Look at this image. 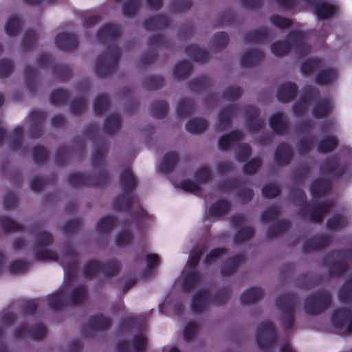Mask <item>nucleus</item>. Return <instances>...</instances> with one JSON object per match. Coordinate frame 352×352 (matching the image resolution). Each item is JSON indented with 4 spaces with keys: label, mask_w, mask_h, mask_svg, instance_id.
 I'll return each instance as SVG.
<instances>
[{
    "label": "nucleus",
    "mask_w": 352,
    "mask_h": 352,
    "mask_svg": "<svg viewBox=\"0 0 352 352\" xmlns=\"http://www.w3.org/2000/svg\"><path fill=\"white\" fill-rule=\"evenodd\" d=\"M104 24L96 35L100 43L107 45L106 50L98 55L96 61V74L99 78L108 76L116 69L120 54L116 44L121 35L118 24Z\"/></svg>",
    "instance_id": "nucleus-1"
},
{
    "label": "nucleus",
    "mask_w": 352,
    "mask_h": 352,
    "mask_svg": "<svg viewBox=\"0 0 352 352\" xmlns=\"http://www.w3.org/2000/svg\"><path fill=\"white\" fill-rule=\"evenodd\" d=\"M284 9H294L300 5L311 8L319 19L334 16L340 11V5L336 0H276Z\"/></svg>",
    "instance_id": "nucleus-2"
},
{
    "label": "nucleus",
    "mask_w": 352,
    "mask_h": 352,
    "mask_svg": "<svg viewBox=\"0 0 352 352\" xmlns=\"http://www.w3.org/2000/svg\"><path fill=\"white\" fill-rule=\"evenodd\" d=\"M297 301V296L292 292L281 294L276 298V305L281 311L280 320L286 332L290 331L294 327Z\"/></svg>",
    "instance_id": "nucleus-3"
},
{
    "label": "nucleus",
    "mask_w": 352,
    "mask_h": 352,
    "mask_svg": "<svg viewBox=\"0 0 352 352\" xmlns=\"http://www.w3.org/2000/svg\"><path fill=\"white\" fill-rule=\"evenodd\" d=\"M332 303L329 291L320 289L309 294L304 302V309L307 314L318 315L327 309Z\"/></svg>",
    "instance_id": "nucleus-4"
},
{
    "label": "nucleus",
    "mask_w": 352,
    "mask_h": 352,
    "mask_svg": "<svg viewBox=\"0 0 352 352\" xmlns=\"http://www.w3.org/2000/svg\"><path fill=\"white\" fill-rule=\"evenodd\" d=\"M256 341L262 350L270 349L276 342V331L272 322L265 321L260 323L256 329Z\"/></svg>",
    "instance_id": "nucleus-5"
},
{
    "label": "nucleus",
    "mask_w": 352,
    "mask_h": 352,
    "mask_svg": "<svg viewBox=\"0 0 352 352\" xmlns=\"http://www.w3.org/2000/svg\"><path fill=\"white\" fill-rule=\"evenodd\" d=\"M287 41L296 50V54L299 57H304L308 55L311 50V45L307 42V35L305 32L300 30H293L289 32L287 36Z\"/></svg>",
    "instance_id": "nucleus-6"
},
{
    "label": "nucleus",
    "mask_w": 352,
    "mask_h": 352,
    "mask_svg": "<svg viewBox=\"0 0 352 352\" xmlns=\"http://www.w3.org/2000/svg\"><path fill=\"white\" fill-rule=\"evenodd\" d=\"M111 325V320L100 314L91 316L86 324L83 325L81 333L84 337H89V331H104Z\"/></svg>",
    "instance_id": "nucleus-7"
},
{
    "label": "nucleus",
    "mask_w": 352,
    "mask_h": 352,
    "mask_svg": "<svg viewBox=\"0 0 352 352\" xmlns=\"http://www.w3.org/2000/svg\"><path fill=\"white\" fill-rule=\"evenodd\" d=\"M78 256L70 245H65L63 254L61 265L65 274L73 279L77 273Z\"/></svg>",
    "instance_id": "nucleus-8"
},
{
    "label": "nucleus",
    "mask_w": 352,
    "mask_h": 352,
    "mask_svg": "<svg viewBox=\"0 0 352 352\" xmlns=\"http://www.w3.org/2000/svg\"><path fill=\"white\" fill-rule=\"evenodd\" d=\"M31 124L30 136L32 139L40 138L44 133V122L47 113L43 111L34 110L29 115Z\"/></svg>",
    "instance_id": "nucleus-9"
},
{
    "label": "nucleus",
    "mask_w": 352,
    "mask_h": 352,
    "mask_svg": "<svg viewBox=\"0 0 352 352\" xmlns=\"http://www.w3.org/2000/svg\"><path fill=\"white\" fill-rule=\"evenodd\" d=\"M333 242V238L331 235L320 234L314 236L302 244L301 249L304 253H308L311 251H320Z\"/></svg>",
    "instance_id": "nucleus-10"
},
{
    "label": "nucleus",
    "mask_w": 352,
    "mask_h": 352,
    "mask_svg": "<svg viewBox=\"0 0 352 352\" xmlns=\"http://www.w3.org/2000/svg\"><path fill=\"white\" fill-rule=\"evenodd\" d=\"M333 206L332 201H324L316 203L313 205L309 204L307 209V213L302 217L309 216V219L317 223L322 221L323 215Z\"/></svg>",
    "instance_id": "nucleus-11"
},
{
    "label": "nucleus",
    "mask_w": 352,
    "mask_h": 352,
    "mask_svg": "<svg viewBox=\"0 0 352 352\" xmlns=\"http://www.w3.org/2000/svg\"><path fill=\"white\" fill-rule=\"evenodd\" d=\"M55 43L58 49L67 52L75 51L78 46L77 36L68 32L58 34L56 37Z\"/></svg>",
    "instance_id": "nucleus-12"
},
{
    "label": "nucleus",
    "mask_w": 352,
    "mask_h": 352,
    "mask_svg": "<svg viewBox=\"0 0 352 352\" xmlns=\"http://www.w3.org/2000/svg\"><path fill=\"white\" fill-rule=\"evenodd\" d=\"M238 106L231 104L222 108L218 114L216 130L223 131L231 124L232 118L237 113Z\"/></svg>",
    "instance_id": "nucleus-13"
},
{
    "label": "nucleus",
    "mask_w": 352,
    "mask_h": 352,
    "mask_svg": "<svg viewBox=\"0 0 352 352\" xmlns=\"http://www.w3.org/2000/svg\"><path fill=\"white\" fill-rule=\"evenodd\" d=\"M292 148L287 143L279 144L274 154V161L278 166H287L293 158Z\"/></svg>",
    "instance_id": "nucleus-14"
},
{
    "label": "nucleus",
    "mask_w": 352,
    "mask_h": 352,
    "mask_svg": "<svg viewBox=\"0 0 352 352\" xmlns=\"http://www.w3.org/2000/svg\"><path fill=\"white\" fill-rule=\"evenodd\" d=\"M210 300V293L205 289H200L197 292L192 298L191 309L195 314L204 312L208 307Z\"/></svg>",
    "instance_id": "nucleus-15"
},
{
    "label": "nucleus",
    "mask_w": 352,
    "mask_h": 352,
    "mask_svg": "<svg viewBox=\"0 0 352 352\" xmlns=\"http://www.w3.org/2000/svg\"><path fill=\"white\" fill-rule=\"evenodd\" d=\"M320 170L322 173L329 174L335 177H342L346 172V166H340L337 157L325 160L320 165Z\"/></svg>",
    "instance_id": "nucleus-16"
},
{
    "label": "nucleus",
    "mask_w": 352,
    "mask_h": 352,
    "mask_svg": "<svg viewBox=\"0 0 352 352\" xmlns=\"http://www.w3.org/2000/svg\"><path fill=\"white\" fill-rule=\"evenodd\" d=\"M298 86L292 82L283 83L278 87L276 97L281 102H288L296 98L298 93Z\"/></svg>",
    "instance_id": "nucleus-17"
},
{
    "label": "nucleus",
    "mask_w": 352,
    "mask_h": 352,
    "mask_svg": "<svg viewBox=\"0 0 352 352\" xmlns=\"http://www.w3.org/2000/svg\"><path fill=\"white\" fill-rule=\"evenodd\" d=\"M331 188V182L327 179L317 178L310 185V192L314 198L327 195Z\"/></svg>",
    "instance_id": "nucleus-18"
},
{
    "label": "nucleus",
    "mask_w": 352,
    "mask_h": 352,
    "mask_svg": "<svg viewBox=\"0 0 352 352\" xmlns=\"http://www.w3.org/2000/svg\"><path fill=\"white\" fill-rule=\"evenodd\" d=\"M202 274L197 270H187L183 276L182 289L185 293H190L202 281Z\"/></svg>",
    "instance_id": "nucleus-19"
},
{
    "label": "nucleus",
    "mask_w": 352,
    "mask_h": 352,
    "mask_svg": "<svg viewBox=\"0 0 352 352\" xmlns=\"http://www.w3.org/2000/svg\"><path fill=\"white\" fill-rule=\"evenodd\" d=\"M87 290L85 285H78L74 287L66 297L67 305H79L87 299Z\"/></svg>",
    "instance_id": "nucleus-20"
},
{
    "label": "nucleus",
    "mask_w": 352,
    "mask_h": 352,
    "mask_svg": "<svg viewBox=\"0 0 352 352\" xmlns=\"http://www.w3.org/2000/svg\"><path fill=\"white\" fill-rule=\"evenodd\" d=\"M120 184L124 192L132 193L136 188V179L129 167H125L120 176Z\"/></svg>",
    "instance_id": "nucleus-21"
},
{
    "label": "nucleus",
    "mask_w": 352,
    "mask_h": 352,
    "mask_svg": "<svg viewBox=\"0 0 352 352\" xmlns=\"http://www.w3.org/2000/svg\"><path fill=\"white\" fill-rule=\"evenodd\" d=\"M332 103L329 98H325L317 100L312 108L311 113L316 119L327 117L331 112Z\"/></svg>",
    "instance_id": "nucleus-22"
},
{
    "label": "nucleus",
    "mask_w": 352,
    "mask_h": 352,
    "mask_svg": "<svg viewBox=\"0 0 352 352\" xmlns=\"http://www.w3.org/2000/svg\"><path fill=\"white\" fill-rule=\"evenodd\" d=\"M179 162L178 153L174 151L166 153L159 165V170L163 174L172 173Z\"/></svg>",
    "instance_id": "nucleus-23"
},
{
    "label": "nucleus",
    "mask_w": 352,
    "mask_h": 352,
    "mask_svg": "<svg viewBox=\"0 0 352 352\" xmlns=\"http://www.w3.org/2000/svg\"><path fill=\"white\" fill-rule=\"evenodd\" d=\"M120 1L114 0L116 3ZM142 8L141 0H125L122 3V10L124 16L132 19L141 12Z\"/></svg>",
    "instance_id": "nucleus-24"
},
{
    "label": "nucleus",
    "mask_w": 352,
    "mask_h": 352,
    "mask_svg": "<svg viewBox=\"0 0 352 352\" xmlns=\"http://www.w3.org/2000/svg\"><path fill=\"white\" fill-rule=\"evenodd\" d=\"M352 317V310L347 308H340L334 310L331 316L333 326L338 329H342L347 321Z\"/></svg>",
    "instance_id": "nucleus-25"
},
{
    "label": "nucleus",
    "mask_w": 352,
    "mask_h": 352,
    "mask_svg": "<svg viewBox=\"0 0 352 352\" xmlns=\"http://www.w3.org/2000/svg\"><path fill=\"white\" fill-rule=\"evenodd\" d=\"M269 123L273 132L278 135L283 133L288 129V121L281 113L273 114L269 120Z\"/></svg>",
    "instance_id": "nucleus-26"
},
{
    "label": "nucleus",
    "mask_w": 352,
    "mask_h": 352,
    "mask_svg": "<svg viewBox=\"0 0 352 352\" xmlns=\"http://www.w3.org/2000/svg\"><path fill=\"white\" fill-rule=\"evenodd\" d=\"M244 261L245 256L243 254H238L229 258L221 265V274L223 276L232 274Z\"/></svg>",
    "instance_id": "nucleus-27"
},
{
    "label": "nucleus",
    "mask_w": 352,
    "mask_h": 352,
    "mask_svg": "<svg viewBox=\"0 0 352 352\" xmlns=\"http://www.w3.org/2000/svg\"><path fill=\"white\" fill-rule=\"evenodd\" d=\"M134 196L132 193H125L117 196L113 202L116 210L130 212L134 203Z\"/></svg>",
    "instance_id": "nucleus-28"
},
{
    "label": "nucleus",
    "mask_w": 352,
    "mask_h": 352,
    "mask_svg": "<svg viewBox=\"0 0 352 352\" xmlns=\"http://www.w3.org/2000/svg\"><path fill=\"white\" fill-rule=\"evenodd\" d=\"M270 36V32L269 30L261 27L245 33L243 36V40L245 43H262L267 41Z\"/></svg>",
    "instance_id": "nucleus-29"
},
{
    "label": "nucleus",
    "mask_w": 352,
    "mask_h": 352,
    "mask_svg": "<svg viewBox=\"0 0 352 352\" xmlns=\"http://www.w3.org/2000/svg\"><path fill=\"white\" fill-rule=\"evenodd\" d=\"M263 294L264 292L261 287H251L241 295V302L243 305L256 302L263 296Z\"/></svg>",
    "instance_id": "nucleus-30"
},
{
    "label": "nucleus",
    "mask_w": 352,
    "mask_h": 352,
    "mask_svg": "<svg viewBox=\"0 0 352 352\" xmlns=\"http://www.w3.org/2000/svg\"><path fill=\"white\" fill-rule=\"evenodd\" d=\"M337 78V72L333 68L320 70L315 76V82L318 85L327 86L333 83Z\"/></svg>",
    "instance_id": "nucleus-31"
},
{
    "label": "nucleus",
    "mask_w": 352,
    "mask_h": 352,
    "mask_svg": "<svg viewBox=\"0 0 352 352\" xmlns=\"http://www.w3.org/2000/svg\"><path fill=\"white\" fill-rule=\"evenodd\" d=\"M66 289L53 293L47 298L48 305L54 310H58L67 305L66 300Z\"/></svg>",
    "instance_id": "nucleus-32"
},
{
    "label": "nucleus",
    "mask_w": 352,
    "mask_h": 352,
    "mask_svg": "<svg viewBox=\"0 0 352 352\" xmlns=\"http://www.w3.org/2000/svg\"><path fill=\"white\" fill-rule=\"evenodd\" d=\"M322 65V60L319 56H312L302 60L300 65V70L303 76H308L318 70Z\"/></svg>",
    "instance_id": "nucleus-33"
},
{
    "label": "nucleus",
    "mask_w": 352,
    "mask_h": 352,
    "mask_svg": "<svg viewBox=\"0 0 352 352\" xmlns=\"http://www.w3.org/2000/svg\"><path fill=\"white\" fill-rule=\"evenodd\" d=\"M231 204L226 199L214 202L209 208V214L213 217L225 216L230 210Z\"/></svg>",
    "instance_id": "nucleus-34"
},
{
    "label": "nucleus",
    "mask_w": 352,
    "mask_h": 352,
    "mask_svg": "<svg viewBox=\"0 0 352 352\" xmlns=\"http://www.w3.org/2000/svg\"><path fill=\"white\" fill-rule=\"evenodd\" d=\"M264 54L260 50H250L245 52L241 58L243 67H250L257 65L263 58Z\"/></svg>",
    "instance_id": "nucleus-35"
},
{
    "label": "nucleus",
    "mask_w": 352,
    "mask_h": 352,
    "mask_svg": "<svg viewBox=\"0 0 352 352\" xmlns=\"http://www.w3.org/2000/svg\"><path fill=\"white\" fill-rule=\"evenodd\" d=\"M185 53L195 62L206 63L208 60V54L196 45H188L185 49Z\"/></svg>",
    "instance_id": "nucleus-36"
},
{
    "label": "nucleus",
    "mask_w": 352,
    "mask_h": 352,
    "mask_svg": "<svg viewBox=\"0 0 352 352\" xmlns=\"http://www.w3.org/2000/svg\"><path fill=\"white\" fill-rule=\"evenodd\" d=\"M340 302L346 304L352 303V273L346 278L338 292Z\"/></svg>",
    "instance_id": "nucleus-37"
},
{
    "label": "nucleus",
    "mask_w": 352,
    "mask_h": 352,
    "mask_svg": "<svg viewBox=\"0 0 352 352\" xmlns=\"http://www.w3.org/2000/svg\"><path fill=\"white\" fill-rule=\"evenodd\" d=\"M290 195L294 201L298 203L300 207L299 210V214L305 216L307 213V209L309 207V204L307 202V197L304 190L301 188H294L290 192Z\"/></svg>",
    "instance_id": "nucleus-38"
},
{
    "label": "nucleus",
    "mask_w": 352,
    "mask_h": 352,
    "mask_svg": "<svg viewBox=\"0 0 352 352\" xmlns=\"http://www.w3.org/2000/svg\"><path fill=\"white\" fill-rule=\"evenodd\" d=\"M243 138L242 133L239 131H233L228 134L221 135L218 141V146L221 150H227L232 144L240 141Z\"/></svg>",
    "instance_id": "nucleus-39"
},
{
    "label": "nucleus",
    "mask_w": 352,
    "mask_h": 352,
    "mask_svg": "<svg viewBox=\"0 0 352 352\" xmlns=\"http://www.w3.org/2000/svg\"><path fill=\"white\" fill-rule=\"evenodd\" d=\"M107 151V144L105 142H98L93 152L91 164L94 168L102 167L104 164L105 153Z\"/></svg>",
    "instance_id": "nucleus-40"
},
{
    "label": "nucleus",
    "mask_w": 352,
    "mask_h": 352,
    "mask_svg": "<svg viewBox=\"0 0 352 352\" xmlns=\"http://www.w3.org/2000/svg\"><path fill=\"white\" fill-rule=\"evenodd\" d=\"M121 270V263L119 261L110 259L100 262V272L105 277L116 276Z\"/></svg>",
    "instance_id": "nucleus-41"
},
{
    "label": "nucleus",
    "mask_w": 352,
    "mask_h": 352,
    "mask_svg": "<svg viewBox=\"0 0 352 352\" xmlns=\"http://www.w3.org/2000/svg\"><path fill=\"white\" fill-rule=\"evenodd\" d=\"M338 144V140L335 135H327L318 143L317 151L320 153H328L333 151Z\"/></svg>",
    "instance_id": "nucleus-42"
},
{
    "label": "nucleus",
    "mask_w": 352,
    "mask_h": 352,
    "mask_svg": "<svg viewBox=\"0 0 352 352\" xmlns=\"http://www.w3.org/2000/svg\"><path fill=\"white\" fill-rule=\"evenodd\" d=\"M289 227L290 222L289 221H278L269 227L266 233L267 237L269 239L276 237L287 231Z\"/></svg>",
    "instance_id": "nucleus-43"
},
{
    "label": "nucleus",
    "mask_w": 352,
    "mask_h": 352,
    "mask_svg": "<svg viewBox=\"0 0 352 352\" xmlns=\"http://www.w3.org/2000/svg\"><path fill=\"white\" fill-rule=\"evenodd\" d=\"M121 118L116 113L108 116L104 123V131L106 133L113 135L116 133L121 126Z\"/></svg>",
    "instance_id": "nucleus-44"
},
{
    "label": "nucleus",
    "mask_w": 352,
    "mask_h": 352,
    "mask_svg": "<svg viewBox=\"0 0 352 352\" xmlns=\"http://www.w3.org/2000/svg\"><path fill=\"white\" fill-rule=\"evenodd\" d=\"M38 71L36 68L30 66H25V85L31 94H34L36 90V78Z\"/></svg>",
    "instance_id": "nucleus-45"
},
{
    "label": "nucleus",
    "mask_w": 352,
    "mask_h": 352,
    "mask_svg": "<svg viewBox=\"0 0 352 352\" xmlns=\"http://www.w3.org/2000/svg\"><path fill=\"white\" fill-rule=\"evenodd\" d=\"M192 69V64L186 60L179 61L173 69V76L176 79H184L191 72Z\"/></svg>",
    "instance_id": "nucleus-46"
},
{
    "label": "nucleus",
    "mask_w": 352,
    "mask_h": 352,
    "mask_svg": "<svg viewBox=\"0 0 352 352\" xmlns=\"http://www.w3.org/2000/svg\"><path fill=\"white\" fill-rule=\"evenodd\" d=\"M54 76L59 81L66 82L72 76V71L69 66L63 64H56L52 67Z\"/></svg>",
    "instance_id": "nucleus-47"
},
{
    "label": "nucleus",
    "mask_w": 352,
    "mask_h": 352,
    "mask_svg": "<svg viewBox=\"0 0 352 352\" xmlns=\"http://www.w3.org/2000/svg\"><path fill=\"white\" fill-rule=\"evenodd\" d=\"M348 224V219L343 214H336L328 219L326 227L328 230H340L344 228Z\"/></svg>",
    "instance_id": "nucleus-48"
},
{
    "label": "nucleus",
    "mask_w": 352,
    "mask_h": 352,
    "mask_svg": "<svg viewBox=\"0 0 352 352\" xmlns=\"http://www.w3.org/2000/svg\"><path fill=\"white\" fill-rule=\"evenodd\" d=\"M349 269L348 261L344 258L333 261L329 267V274L331 276L339 277Z\"/></svg>",
    "instance_id": "nucleus-49"
},
{
    "label": "nucleus",
    "mask_w": 352,
    "mask_h": 352,
    "mask_svg": "<svg viewBox=\"0 0 352 352\" xmlns=\"http://www.w3.org/2000/svg\"><path fill=\"white\" fill-rule=\"evenodd\" d=\"M208 126V122L203 118H192L186 124V129L190 133H200Z\"/></svg>",
    "instance_id": "nucleus-50"
},
{
    "label": "nucleus",
    "mask_w": 352,
    "mask_h": 352,
    "mask_svg": "<svg viewBox=\"0 0 352 352\" xmlns=\"http://www.w3.org/2000/svg\"><path fill=\"white\" fill-rule=\"evenodd\" d=\"M168 109L169 105L166 101H155L151 105V114L155 118L162 119L166 116Z\"/></svg>",
    "instance_id": "nucleus-51"
},
{
    "label": "nucleus",
    "mask_w": 352,
    "mask_h": 352,
    "mask_svg": "<svg viewBox=\"0 0 352 352\" xmlns=\"http://www.w3.org/2000/svg\"><path fill=\"white\" fill-rule=\"evenodd\" d=\"M254 234V228L251 226H246L239 228L233 237L236 244H240L250 239Z\"/></svg>",
    "instance_id": "nucleus-52"
},
{
    "label": "nucleus",
    "mask_w": 352,
    "mask_h": 352,
    "mask_svg": "<svg viewBox=\"0 0 352 352\" xmlns=\"http://www.w3.org/2000/svg\"><path fill=\"white\" fill-rule=\"evenodd\" d=\"M68 182L72 187L91 186L90 174L71 173L68 177Z\"/></svg>",
    "instance_id": "nucleus-53"
},
{
    "label": "nucleus",
    "mask_w": 352,
    "mask_h": 352,
    "mask_svg": "<svg viewBox=\"0 0 352 352\" xmlns=\"http://www.w3.org/2000/svg\"><path fill=\"white\" fill-rule=\"evenodd\" d=\"M194 111L193 101L190 98H182L179 102L176 113L178 117L185 118Z\"/></svg>",
    "instance_id": "nucleus-54"
},
{
    "label": "nucleus",
    "mask_w": 352,
    "mask_h": 352,
    "mask_svg": "<svg viewBox=\"0 0 352 352\" xmlns=\"http://www.w3.org/2000/svg\"><path fill=\"white\" fill-rule=\"evenodd\" d=\"M0 225L4 232H20L24 230V226L12 220L8 216L0 217Z\"/></svg>",
    "instance_id": "nucleus-55"
},
{
    "label": "nucleus",
    "mask_w": 352,
    "mask_h": 352,
    "mask_svg": "<svg viewBox=\"0 0 352 352\" xmlns=\"http://www.w3.org/2000/svg\"><path fill=\"white\" fill-rule=\"evenodd\" d=\"M116 224V219L112 216H105L99 219L96 225V230L102 233H109Z\"/></svg>",
    "instance_id": "nucleus-56"
},
{
    "label": "nucleus",
    "mask_w": 352,
    "mask_h": 352,
    "mask_svg": "<svg viewBox=\"0 0 352 352\" xmlns=\"http://www.w3.org/2000/svg\"><path fill=\"white\" fill-rule=\"evenodd\" d=\"M164 84V78L162 76L151 75L143 81V87L147 90H158Z\"/></svg>",
    "instance_id": "nucleus-57"
},
{
    "label": "nucleus",
    "mask_w": 352,
    "mask_h": 352,
    "mask_svg": "<svg viewBox=\"0 0 352 352\" xmlns=\"http://www.w3.org/2000/svg\"><path fill=\"white\" fill-rule=\"evenodd\" d=\"M245 183L243 179L232 178L220 181L217 184V189L220 192H226L242 186Z\"/></svg>",
    "instance_id": "nucleus-58"
},
{
    "label": "nucleus",
    "mask_w": 352,
    "mask_h": 352,
    "mask_svg": "<svg viewBox=\"0 0 352 352\" xmlns=\"http://www.w3.org/2000/svg\"><path fill=\"white\" fill-rule=\"evenodd\" d=\"M78 19L82 22H100L103 16L98 10H83L78 12Z\"/></svg>",
    "instance_id": "nucleus-59"
},
{
    "label": "nucleus",
    "mask_w": 352,
    "mask_h": 352,
    "mask_svg": "<svg viewBox=\"0 0 352 352\" xmlns=\"http://www.w3.org/2000/svg\"><path fill=\"white\" fill-rule=\"evenodd\" d=\"M271 52L275 56H280L287 54L291 50V44L287 40H281L272 44Z\"/></svg>",
    "instance_id": "nucleus-60"
},
{
    "label": "nucleus",
    "mask_w": 352,
    "mask_h": 352,
    "mask_svg": "<svg viewBox=\"0 0 352 352\" xmlns=\"http://www.w3.org/2000/svg\"><path fill=\"white\" fill-rule=\"evenodd\" d=\"M69 97L67 91L63 89H56L50 94V101L53 105H58L65 102Z\"/></svg>",
    "instance_id": "nucleus-61"
},
{
    "label": "nucleus",
    "mask_w": 352,
    "mask_h": 352,
    "mask_svg": "<svg viewBox=\"0 0 352 352\" xmlns=\"http://www.w3.org/2000/svg\"><path fill=\"white\" fill-rule=\"evenodd\" d=\"M100 272V262L95 259L87 261L83 267L82 273L85 278H92Z\"/></svg>",
    "instance_id": "nucleus-62"
},
{
    "label": "nucleus",
    "mask_w": 352,
    "mask_h": 352,
    "mask_svg": "<svg viewBox=\"0 0 352 352\" xmlns=\"http://www.w3.org/2000/svg\"><path fill=\"white\" fill-rule=\"evenodd\" d=\"M210 85V80L208 77L202 76L195 78L187 83L189 89L193 91L204 90Z\"/></svg>",
    "instance_id": "nucleus-63"
},
{
    "label": "nucleus",
    "mask_w": 352,
    "mask_h": 352,
    "mask_svg": "<svg viewBox=\"0 0 352 352\" xmlns=\"http://www.w3.org/2000/svg\"><path fill=\"white\" fill-rule=\"evenodd\" d=\"M228 43L229 36L224 32L215 33L211 39V45L216 50H222L226 48Z\"/></svg>",
    "instance_id": "nucleus-64"
}]
</instances>
